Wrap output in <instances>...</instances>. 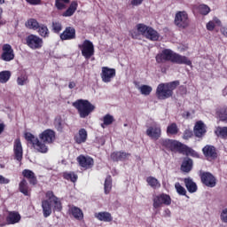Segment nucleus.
Masks as SVG:
<instances>
[{
  "instance_id": "nucleus-1",
  "label": "nucleus",
  "mask_w": 227,
  "mask_h": 227,
  "mask_svg": "<svg viewBox=\"0 0 227 227\" xmlns=\"http://www.w3.org/2000/svg\"><path fill=\"white\" fill-rule=\"evenodd\" d=\"M25 139L37 153H47L49 152V146L47 145H52L56 141V132L52 129H46L39 134V139L38 137L27 132L25 133Z\"/></svg>"
},
{
  "instance_id": "nucleus-2",
  "label": "nucleus",
  "mask_w": 227,
  "mask_h": 227,
  "mask_svg": "<svg viewBox=\"0 0 227 227\" xmlns=\"http://www.w3.org/2000/svg\"><path fill=\"white\" fill-rule=\"evenodd\" d=\"M156 61L158 63L171 61V63H176V65H187L188 67L192 65V62L187 57L176 53L169 49H165L160 53H158Z\"/></svg>"
},
{
  "instance_id": "nucleus-3",
  "label": "nucleus",
  "mask_w": 227,
  "mask_h": 227,
  "mask_svg": "<svg viewBox=\"0 0 227 227\" xmlns=\"http://www.w3.org/2000/svg\"><path fill=\"white\" fill-rule=\"evenodd\" d=\"M180 85V82L174 81L168 83H160L156 89V97L159 100H166L173 97V90H176V87Z\"/></svg>"
},
{
  "instance_id": "nucleus-4",
  "label": "nucleus",
  "mask_w": 227,
  "mask_h": 227,
  "mask_svg": "<svg viewBox=\"0 0 227 227\" xmlns=\"http://www.w3.org/2000/svg\"><path fill=\"white\" fill-rule=\"evenodd\" d=\"M73 106L77 109L80 118H88L95 111V106L87 99H77L73 103Z\"/></svg>"
},
{
  "instance_id": "nucleus-5",
  "label": "nucleus",
  "mask_w": 227,
  "mask_h": 227,
  "mask_svg": "<svg viewBox=\"0 0 227 227\" xmlns=\"http://www.w3.org/2000/svg\"><path fill=\"white\" fill-rule=\"evenodd\" d=\"M137 29L142 36H145L147 40H151V42H157L160 36L159 32L143 23L137 24Z\"/></svg>"
},
{
  "instance_id": "nucleus-6",
  "label": "nucleus",
  "mask_w": 227,
  "mask_h": 227,
  "mask_svg": "<svg viewBox=\"0 0 227 227\" xmlns=\"http://www.w3.org/2000/svg\"><path fill=\"white\" fill-rule=\"evenodd\" d=\"M174 24L179 27V29H187L191 21L189 20V14L185 11H180L176 13Z\"/></svg>"
},
{
  "instance_id": "nucleus-7",
  "label": "nucleus",
  "mask_w": 227,
  "mask_h": 227,
  "mask_svg": "<svg viewBox=\"0 0 227 227\" xmlns=\"http://www.w3.org/2000/svg\"><path fill=\"white\" fill-rule=\"evenodd\" d=\"M26 43L32 51H37L43 47V39L36 35L31 34L26 37Z\"/></svg>"
},
{
  "instance_id": "nucleus-8",
  "label": "nucleus",
  "mask_w": 227,
  "mask_h": 227,
  "mask_svg": "<svg viewBox=\"0 0 227 227\" xmlns=\"http://www.w3.org/2000/svg\"><path fill=\"white\" fill-rule=\"evenodd\" d=\"M160 143L165 150L169 152H180L184 146L182 143L173 139H160Z\"/></svg>"
},
{
  "instance_id": "nucleus-9",
  "label": "nucleus",
  "mask_w": 227,
  "mask_h": 227,
  "mask_svg": "<svg viewBox=\"0 0 227 227\" xmlns=\"http://www.w3.org/2000/svg\"><path fill=\"white\" fill-rule=\"evenodd\" d=\"M145 134L146 136H148V137H150V139L157 141L160 137V136H162V129H160V124L153 122L151 126L147 127Z\"/></svg>"
},
{
  "instance_id": "nucleus-10",
  "label": "nucleus",
  "mask_w": 227,
  "mask_h": 227,
  "mask_svg": "<svg viewBox=\"0 0 227 227\" xmlns=\"http://www.w3.org/2000/svg\"><path fill=\"white\" fill-rule=\"evenodd\" d=\"M79 49L85 59H90L95 54V47L90 40H85L82 44H79Z\"/></svg>"
},
{
  "instance_id": "nucleus-11",
  "label": "nucleus",
  "mask_w": 227,
  "mask_h": 227,
  "mask_svg": "<svg viewBox=\"0 0 227 227\" xmlns=\"http://www.w3.org/2000/svg\"><path fill=\"white\" fill-rule=\"evenodd\" d=\"M162 205H171V197L169 195L166 193H161L160 195L154 196L153 207L154 208H160Z\"/></svg>"
},
{
  "instance_id": "nucleus-12",
  "label": "nucleus",
  "mask_w": 227,
  "mask_h": 227,
  "mask_svg": "<svg viewBox=\"0 0 227 227\" xmlns=\"http://www.w3.org/2000/svg\"><path fill=\"white\" fill-rule=\"evenodd\" d=\"M1 59L3 61H13L15 59V52L13 51V48L9 43H5L2 47V55Z\"/></svg>"
},
{
  "instance_id": "nucleus-13",
  "label": "nucleus",
  "mask_w": 227,
  "mask_h": 227,
  "mask_svg": "<svg viewBox=\"0 0 227 227\" xmlns=\"http://www.w3.org/2000/svg\"><path fill=\"white\" fill-rule=\"evenodd\" d=\"M100 77L103 82H111L114 77H116V69L108 67L101 68Z\"/></svg>"
},
{
  "instance_id": "nucleus-14",
  "label": "nucleus",
  "mask_w": 227,
  "mask_h": 227,
  "mask_svg": "<svg viewBox=\"0 0 227 227\" xmlns=\"http://www.w3.org/2000/svg\"><path fill=\"white\" fill-rule=\"evenodd\" d=\"M13 152L16 160L20 162L24 155V150L22 149V142H20V138H16L14 140Z\"/></svg>"
},
{
  "instance_id": "nucleus-15",
  "label": "nucleus",
  "mask_w": 227,
  "mask_h": 227,
  "mask_svg": "<svg viewBox=\"0 0 227 227\" xmlns=\"http://www.w3.org/2000/svg\"><path fill=\"white\" fill-rule=\"evenodd\" d=\"M77 162L79 163L81 168H84V169H90V168H93L94 164L93 158L84 155L78 156Z\"/></svg>"
},
{
  "instance_id": "nucleus-16",
  "label": "nucleus",
  "mask_w": 227,
  "mask_h": 227,
  "mask_svg": "<svg viewBox=\"0 0 227 227\" xmlns=\"http://www.w3.org/2000/svg\"><path fill=\"white\" fill-rule=\"evenodd\" d=\"M201 182L207 187H215V177L210 172H204L200 176Z\"/></svg>"
},
{
  "instance_id": "nucleus-17",
  "label": "nucleus",
  "mask_w": 227,
  "mask_h": 227,
  "mask_svg": "<svg viewBox=\"0 0 227 227\" xmlns=\"http://www.w3.org/2000/svg\"><path fill=\"white\" fill-rule=\"evenodd\" d=\"M202 152L207 160H214L217 159V150L213 145H206L203 147Z\"/></svg>"
},
{
  "instance_id": "nucleus-18",
  "label": "nucleus",
  "mask_w": 227,
  "mask_h": 227,
  "mask_svg": "<svg viewBox=\"0 0 227 227\" xmlns=\"http://www.w3.org/2000/svg\"><path fill=\"white\" fill-rule=\"evenodd\" d=\"M46 198L50 200V201H52L54 204L53 210H56V212H61L63 207L61 206V200L58 197L54 195V192L49 191L46 192Z\"/></svg>"
},
{
  "instance_id": "nucleus-19",
  "label": "nucleus",
  "mask_w": 227,
  "mask_h": 227,
  "mask_svg": "<svg viewBox=\"0 0 227 227\" xmlns=\"http://www.w3.org/2000/svg\"><path fill=\"white\" fill-rule=\"evenodd\" d=\"M69 214L74 217L77 221H82L84 219V214L82 210L75 206H71L69 207Z\"/></svg>"
},
{
  "instance_id": "nucleus-20",
  "label": "nucleus",
  "mask_w": 227,
  "mask_h": 227,
  "mask_svg": "<svg viewBox=\"0 0 227 227\" xmlns=\"http://www.w3.org/2000/svg\"><path fill=\"white\" fill-rule=\"evenodd\" d=\"M22 176L25 178L28 179V182L31 185H36L38 184V180L36 179V176L35 175V172H33L30 169H24L22 171Z\"/></svg>"
},
{
  "instance_id": "nucleus-21",
  "label": "nucleus",
  "mask_w": 227,
  "mask_h": 227,
  "mask_svg": "<svg viewBox=\"0 0 227 227\" xmlns=\"http://www.w3.org/2000/svg\"><path fill=\"white\" fill-rule=\"evenodd\" d=\"M206 132L207 129L205 128V123L201 121H198L194 127V134L196 137H202V136H205Z\"/></svg>"
},
{
  "instance_id": "nucleus-22",
  "label": "nucleus",
  "mask_w": 227,
  "mask_h": 227,
  "mask_svg": "<svg viewBox=\"0 0 227 227\" xmlns=\"http://www.w3.org/2000/svg\"><path fill=\"white\" fill-rule=\"evenodd\" d=\"M94 217L103 223H111L113 221V215L109 212H98L95 213Z\"/></svg>"
},
{
  "instance_id": "nucleus-23",
  "label": "nucleus",
  "mask_w": 227,
  "mask_h": 227,
  "mask_svg": "<svg viewBox=\"0 0 227 227\" xmlns=\"http://www.w3.org/2000/svg\"><path fill=\"white\" fill-rule=\"evenodd\" d=\"M62 40H74L75 38V29L72 27H67L65 31L60 35Z\"/></svg>"
},
{
  "instance_id": "nucleus-24",
  "label": "nucleus",
  "mask_w": 227,
  "mask_h": 227,
  "mask_svg": "<svg viewBox=\"0 0 227 227\" xmlns=\"http://www.w3.org/2000/svg\"><path fill=\"white\" fill-rule=\"evenodd\" d=\"M86 139H88V131L84 129H81L78 134L74 137V141L81 145L82 143H86Z\"/></svg>"
},
{
  "instance_id": "nucleus-25",
  "label": "nucleus",
  "mask_w": 227,
  "mask_h": 227,
  "mask_svg": "<svg viewBox=\"0 0 227 227\" xmlns=\"http://www.w3.org/2000/svg\"><path fill=\"white\" fill-rule=\"evenodd\" d=\"M42 208L43 217H49L51 214H52V206L51 205V202H49L48 200L42 201Z\"/></svg>"
},
{
  "instance_id": "nucleus-26",
  "label": "nucleus",
  "mask_w": 227,
  "mask_h": 227,
  "mask_svg": "<svg viewBox=\"0 0 227 227\" xmlns=\"http://www.w3.org/2000/svg\"><path fill=\"white\" fill-rule=\"evenodd\" d=\"M6 221L8 223V224H17V223L20 222V214H19L18 212H10Z\"/></svg>"
},
{
  "instance_id": "nucleus-27",
  "label": "nucleus",
  "mask_w": 227,
  "mask_h": 227,
  "mask_svg": "<svg viewBox=\"0 0 227 227\" xmlns=\"http://www.w3.org/2000/svg\"><path fill=\"white\" fill-rule=\"evenodd\" d=\"M129 157H130V154L123 152H115L111 154V159L115 162H118V160H125L129 159Z\"/></svg>"
},
{
  "instance_id": "nucleus-28",
  "label": "nucleus",
  "mask_w": 227,
  "mask_h": 227,
  "mask_svg": "<svg viewBox=\"0 0 227 227\" xmlns=\"http://www.w3.org/2000/svg\"><path fill=\"white\" fill-rule=\"evenodd\" d=\"M184 185L187 191L191 193L196 192L198 191V185H196V183H194L191 177L184 178Z\"/></svg>"
},
{
  "instance_id": "nucleus-29",
  "label": "nucleus",
  "mask_w": 227,
  "mask_h": 227,
  "mask_svg": "<svg viewBox=\"0 0 227 227\" xmlns=\"http://www.w3.org/2000/svg\"><path fill=\"white\" fill-rule=\"evenodd\" d=\"M25 26L27 27V29L37 31V29L40 27V23H38V20L31 18L26 21Z\"/></svg>"
},
{
  "instance_id": "nucleus-30",
  "label": "nucleus",
  "mask_w": 227,
  "mask_h": 227,
  "mask_svg": "<svg viewBox=\"0 0 227 227\" xmlns=\"http://www.w3.org/2000/svg\"><path fill=\"white\" fill-rule=\"evenodd\" d=\"M192 169V160L185 158L181 165V171L184 173H189Z\"/></svg>"
},
{
  "instance_id": "nucleus-31",
  "label": "nucleus",
  "mask_w": 227,
  "mask_h": 227,
  "mask_svg": "<svg viewBox=\"0 0 227 227\" xmlns=\"http://www.w3.org/2000/svg\"><path fill=\"white\" fill-rule=\"evenodd\" d=\"M19 190L25 196H29V184L26 179H22L19 184Z\"/></svg>"
},
{
  "instance_id": "nucleus-32",
  "label": "nucleus",
  "mask_w": 227,
  "mask_h": 227,
  "mask_svg": "<svg viewBox=\"0 0 227 227\" xmlns=\"http://www.w3.org/2000/svg\"><path fill=\"white\" fill-rule=\"evenodd\" d=\"M77 10V2L74 1L71 3L68 9L63 13L64 17H72L74 13H75V11Z\"/></svg>"
},
{
  "instance_id": "nucleus-33",
  "label": "nucleus",
  "mask_w": 227,
  "mask_h": 227,
  "mask_svg": "<svg viewBox=\"0 0 227 227\" xmlns=\"http://www.w3.org/2000/svg\"><path fill=\"white\" fill-rule=\"evenodd\" d=\"M113 123H114V117L107 114L103 117V123L101 124V127L102 129H106V127L113 125Z\"/></svg>"
},
{
  "instance_id": "nucleus-34",
  "label": "nucleus",
  "mask_w": 227,
  "mask_h": 227,
  "mask_svg": "<svg viewBox=\"0 0 227 227\" xmlns=\"http://www.w3.org/2000/svg\"><path fill=\"white\" fill-rule=\"evenodd\" d=\"M215 26H221V20L214 18L206 25V27L207 31H214V29H215Z\"/></svg>"
},
{
  "instance_id": "nucleus-35",
  "label": "nucleus",
  "mask_w": 227,
  "mask_h": 227,
  "mask_svg": "<svg viewBox=\"0 0 227 227\" xmlns=\"http://www.w3.org/2000/svg\"><path fill=\"white\" fill-rule=\"evenodd\" d=\"M111 189H113V179L111 176H106L104 184V191L105 194H109L111 192Z\"/></svg>"
},
{
  "instance_id": "nucleus-36",
  "label": "nucleus",
  "mask_w": 227,
  "mask_h": 227,
  "mask_svg": "<svg viewBox=\"0 0 227 227\" xmlns=\"http://www.w3.org/2000/svg\"><path fill=\"white\" fill-rule=\"evenodd\" d=\"M168 136H176L178 134V126L173 122L167 127Z\"/></svg>"
},
{
  "instance_id": "nucleus-37",
  "label": "nucleus",
  "mask_w": 227,
  "mask_h": 227,
  "mask_svg": "<svg viewBox=\"0 0 227 227\" xmlns=\"http://www.w3.org/2000/svg\"><path fill=\"white\" fill-rule=\"evenodd\" d=\"M37 29L40 36H43V38H49L50 32L47 26L41 24Z\"/></svg>"
},
{
  "instance_id": "nucleus-38",
  "label": "nucleus",
  "mask_w": 227,
  "mask_h": 227,
  "mask_svg": "<svg viewBox=\"0 0 227 227\" xmlns=\"http://www.w3.org/2000/svg\"><path fill=\"white\" fill-rule=\"evenodd\" d=\"M10 77H12V73L10 71H2V72H0V82L2 84H4L7 82H9Z\"/></svg>"
},
{
  "instance_id": "nucleus-39",
  "label": "nucleus",
  "mask_w": 227,
  "mask_h": 227,
  "mask_svg": "<svg viewBox=\"0 0 227 227\" xmlns=\"http://www.w3.org/2000/svg\"><path fill=\"white\" fill-rule=\"evenodd\" d=\"M137 90L140 91L141 95L148 97L152 93V87L150 85H141L137 87Z\"/></svg>"
},
{
  "instance_id": "nucleus-40",
  "label": "nucleus",
  "mask_w": 227,
  "mask_h": 227,
  "mask_svg": "<svg viewBox=\"0 0 227 227\" xmlns=\"http://www.w3.org/2000/svg\"><path fill=\"white\" fill-rule=\"evenodd\" d=\"M146 182L153 189H159V187H160V183H159V180L155 177H147Z\"/></svg>"
},
{
  "instance_id": "nucleus-41",
  "label": "nucleus",
  "mask_w": 227,
  "mask_h": 227,
  "mask_svg": "<svg viewBox=\"0 0 227 227\" xmlns=\"http://www.w3.org/2000/svg\"><path fill=\"white\" fill-rule=\"evenodd\" d=\"M63 119H61V116H57L54 120V127L59 131L61 132L63 130Z\"/></svg>"
},
{
  "instance_id": "nucleus-42",
  "label": "nucleus",
  "mask_w": 227,
  "mask_h": 227,
  "mask_svg": "<svg viewBox=\"0 0 227 227\" xmlns=\"http://www.w3.org/2000/svg\"><path fill=\"white\" fill-rule=\"evenodd\" d=\"M29 82L27 79V74H21L17 78V84L18 86H26Z\"/></svg>"
},
{
  "instance_id": "nucleus-43",
  "label": "nucleus",
  "mask_w": 227,
  "mask_h": 227,
  "mask_svg": "<svg viewBox=\"0 0 227 227\" xmlns=\"http://www.w3.org/2000/svg\"><path fill=\"white\" fill-rule=\"evenodd\" d=\"M175 189H176L177 194H179V196H186L187 190H185V188L184 186H182V184H180V183L175 184Z\"/></svg>"
},
{
  "instance_id": "nucleus-44",
  "label": "nucleus",
  "mask_w": 227,
  "mask_h": 227,
  "mask_svg": "<svg viewBox=\"0 0 227 227\" xmlns=\"http://www.w3.org/2000/svg\"><path fill=\"white\" fill-rule=\"evenodd\" d=\"M197 9L200 15H208V13H210V7L207 4H200Z\"/></svg>"
},
{
  "instance_id": "nucleus-45",
  "label": "nucleus",
  "mask_w": 227,
  "mask_h": 227,
  "mask_svg": "<svg viewBox=\"0 0 227 227\" xmlns=\"http://www.w3.org/2000/svg\"><path fill=\"white\" fill-rule=\"evenodd\" d=\"M216 136L219 137H223V139H226L227 137V127H218L215 130Z\"/></svg>"
},
{
  "instance_id": "nucleus-46",
  "label": "nucleus",
  "mask_w": 227,
  "mask_h": 227,
  "mask_svg": "<svg viewBox=\"0 0 227 227\" xmlns=\"http://www.w3.org/2000/svg\"><path fill=\"white\" fill-rule=\"evenodd\" d=\"M64 178L66 180H70L71 182H77V175L74 172H69V173H64Z\"/></svg>"
},
{
  "instance_id": "nucleus-47",
  "label": "nucleus",
  "mask_w": 227,
  "mask_h": 227,
  "mask_svg": "<svg viewBox=\"0 0 227 227\" xmlns=\"http://www.w3.org/2000/svg\"><path fill=\"white\" fill-rule=\"evenodd\" d=\"M67 3H70V0H56L55 4L58 10H63Z\"/></svg>"
},
{
  "instance_id": "nucleus-48",
  "label": "nucleus",
  "mask_w": 227,
  "mask_h": 227,
  "mask_svg": "<svg viewBox=\"0 0 227 227\" xmlns=\"http://www.w3.org/2000/svg\"><path fill=\"white\" fill-rule=\"evenodd\" d=\"M63 29V26L59 23V21L52 22V31L53 33H59Z\"/></svg>"
},
{
  "instance_id": "nucleus-49",
  "label": "nucleus",
  "mask_w": 227,
  "mask_h": 227,
  "mask_svg": "<svg viewBox=\"0 0 227 227\" xmlns=\"http://www.w3.org/2000/svg\"><path fill=\"white\" fill-rule=\"evenodd\" d=\"M218 116L222 121H227V108H222L218 112Z\"/></svg>"
},
{
  "instance_id": "nucleus-50",
  "label": "nucleus",
  "mask_w": 227,
  "mask_h": 227,
  "mask_svg": "<svg viewBox=\"0 0 227 227\" xmlns=\"http://www.w3.org/2000/svg\"><path fill=\"white\" fill-rule=\"evenodd\" d=\"M184 139H190V137H192V131L186 129L184 133Z\"/></svg>"
},
{
  "instance_id": "nucleus-51",
  "label": "nucleus",
  "mask_w": 227,
  "mask_h": 227,
  "mask_svg": "<svg viewBox=\"0 0 227 227\" xmlns=\"http://www.w3.org/2000/svg\"><path fill=\"white\" fill-rule=\"evenodd\" d=\"M0 184H10V179L0 175Z\"/></svg>"
},
{
  "instance_id": "nucleus-52",
  "label": "nucleus",
  "mask_w": 227,
  "mask_h": 227,
  "mask_svg": "<svg viewBox=\"0 0 227 227\" xmlns=\"http://www.w3.org/2000/svg\"><path fill=\"white\" fill-rule=\"evenodd\" d=\"M142 4H143V0H132L131 1V4L133 6H139Z\"/></svg>"
},
{
  "instance_id": "nucleus-53",
  "label": "nucleus",
  "mask_w": 227,
  "mask_h": 227,
  "mask_svg": "<svg viewBox=\"0 0 227 227\" xmlns=\"http://www.w3.org/2000/svg\"><path fill=\"white\" fill-rule=\"evenodd\" d=\"M220 33H222L223 36L227 37V25L220 28Z\"/></svg>"
},
{
  "instance_id": "nucleus-54",
  "label": "nucleus",
  "mask_w": 227,
  "mask_h": 227,
  "mask_svg": "<svg viewBox=\"0 0 227 227\" xmlns=\"http://www.w3.org/2000/svg\"><path fill=\"white\" fill-rule=\"evenodd\" d=\"M29 4H40L41 0H26Z\"/></svg>"
},
{
  "instance_id": "nucleus-55",
  "label": "nucleus",
  "mask_w": 227,
  "mask_h": 227,
  "mask_svg": "<svg viewBox=\"0 0 227 227\" xmlns=\"http://www.w3.org/2000/svg\"><path fill=\"white\" fill-rule=\"evenodd\" d=\"M183 118H192L191 113H189V112H184V113H183Z\"/></svg>"
},
{
  "instance_id": "nucleus-56",
  "label": "nucleus",
  "mask_w": 227,
  "mask_h": 227,
  "mask_svg": "<svg viewBox=\"0 0 227 227\" xmlns=\"http://www.w3.org/2000/svg\"><path fill=\"white\" fill-rule=\"evenodd\" d=\"M131 36L132 38H135V40H137L139 38V35H137V32H132Z\"/></svg>"
},
{
  "instance_id": "nucleus-57",
  "label": "nucleus",
  "mask_w": 227,
  "mask_h": 227,
  "mask_svg": "<svg viewBox=\"0 0 227 227\" xmlns=\"http://www.w3.org/2000/svg\"><path fill=\"white\" fill-rule=\"evenodd\" d=\"M74 87H75V82H70L69 84H68V88L70 90H74Z\"/></svg>"
},
{
  "instance_id": "nucleus-58",
  "label": "nucleus",
  "mask_w": 227,
  "mask_h": 227,
  "mask_svg": "<svg viewBox=\"0 0 227 227\" xmlns=\"http://www.w3.org/2000/svg\"><path fill=\"white\" fill-rule=\"evenodd\" d=\"M4 130V125L0 124V134Z\"/></svg>"
},
{
  "instance_id": "nucleus-59",
  "label": "nucleus",
  "mask_w": 227,
  "mask_h": 227,
  "mask_svg": "<svg viewBox=\"0 0 227 227\" xmlns=\"http://www.w3.org/2000/svg\"><path fill=\"white\" fill-rule=\"evenodd\" d=\"M0 4H4V0H0Z\"/></svg>"
},
{
  "instance_id": "nucleus-60",
  "label": "nucleus",
  "mask_w": 227,
  "mask_h": 227,
  "mask_svg": "<svg viewBox=\"0 0 227 227\" xmlns=\"http://www.w3.org/2000/svg\"><path fill=\"white\" fill-rule=\"evenodd\" d=\"M2 13H3V10L0 9V19H1Z\"/></svg>"
},
{
  "instance_id": "nucleus-61",
  "label": "nucleus",
  "mask_w": 227,
  "mask_h": 227,
  "mask_svg": "<svg viewBox=\"0 0 227 227\" xmlns=\"http://www.w3.org/2000/svg\"><path fill=\"white\" fill-rule=\"evenodd\" d=\"M188 152H190V153H191V152H194V151H192V149H188Z\"/></svg>"
}]
</instances>
